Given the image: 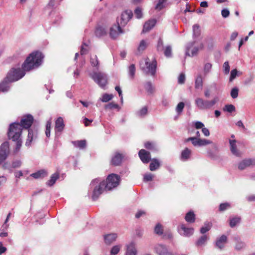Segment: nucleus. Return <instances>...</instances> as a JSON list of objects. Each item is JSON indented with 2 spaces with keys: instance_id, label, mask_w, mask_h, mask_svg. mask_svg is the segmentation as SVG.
Returning <instances> with one entry per match:
<instances>
[{
  "instance_id": "nucleus-1",
  "label": "nucleus",
  "mask_w": 255,
  "mask_h": 255,
  "mask_svg": "<svg viewBox=\"0 0 255 255\" xmlns=\"http://www.w3.org/2000/svg\"><path fill=\"white\" fill-rule=\"evenodd\" d=\"M43 58L44 55L41 52L36 51L32 52L22 64V69L19 68H12L5 77L6 80L10 83L20 79L25 75V71L38 68L42 64Z\"/></svg>"
},
{
  "instance_id": "nucleus-2",
  "label": "nucleus",
  "mask_w": 255,
  "mask_h": 255,
  "mask_svg": "<svg viewBox=\"0 0 255 255\" xmlns=\"http://www.w3.org/2000/svg\"><path fill=\"white\" fill-rule=\"evenodd\" d=\"M33 117L32 115L28 114L23 116L20 123H13L9 125L7 131V136L9 139L16 142V146L13 152H18L22 145L21 133L22 128H29L33 122Z\"/></svg>"
},
{
  "instance_id": "nucleus-3",
  "label": "nucleus",
  "mask_w": 255,
  "mask_h": 255,
  "mask_svg": "<svg viewBox=\"0 0 255 255\" xmlns=\"http://www.w3.org/2000/svg\"><path fill=\"white\" fill-rule=\"evenodd\" d=\"M193 34L195 40L192 41V56L203 49L204 45L201 37V29L199 25L195 24L192 27Z\"/></svg>"
},
{
  "instance_id": "nucleus-4",
  "label": "nucleus",
  "mask_w": 255,
  "mask_h": 255,
  "mask_svg": "<svg viewBox=\"0 0 255 255\" xmlns=\"http://www.w3.org/2000/svg\"><path fill=\"white\" fill-rule=\"evenodd\" d=\"M90 186L91 188H94L92 195V200L96 201L105 189V182L100 181L99 179L96 178L92 181Z\"/></svg>"
},
{
  "instance_id": "nucleus-5",
  "label": "nucleus",
  "mask_w": 255,
  "mask_h": 255,
  "mask_svg": "<svg viewBox=\"0 0 255 255\" xmlns=\"http://www.w3.org/2000/svg\"><path fill=\"white\" fill-rule=\"evenodd\" d=\"M89 76L101 88L104 89L108 84L107 76L104 72L93 71Z\"/></svg>"
},
{
  "instance_id": "nucleus-6",
  "label": "nucleus",
  "mask_w": 255,
  "mask_h": 255,
  "mask_svg": "<svg viewBox=\"0 0 255 255\" xmlns=\"http://www.w3.org/2000/svg\"><path fill=\"white\" fill-rule=\"evenodd\" d=\"M140 66L146 74H150L151 76H155L157 67V62L155 59L150 63L149 59L146 58L145 59L144 64L141 62Z\"/></svg>"
},
{
  "instance_id": "nucleus-7",
  "label": "nucleus",
  "mask_w": 255,
  "mask_h": 255,
  "mask_svg": "<svg viewBox=\"0 0 255 255\" xmlns=\"http://www.w3.org/2000/svg\"><path fill=\"white\" fill-rule=\"evenodd\" d=\"M121 177L116 174H111L107 178L105 182V190H111L117 187L120 183Z\"/></svg>"
},
{
  "instance_id": "nucleus-8",
  "label": "nucleus",
  "mask_w": 255,
  "mask_h": 255,
  "mask_svg": "<svg viewBox=\"0 0 255 255\" xmlns=\"http://www.w3.org/2000/svg\"><path fill=\"white\" fill-rule=\"evenodd\" d=\"M218 98H216L213 100H204L201 98H198L195 101L197 106L200 109H209L212 108L217 102Z\"/></svg>"
},
{
  "instance_id": "nucleus-9",
  "label": "nucleus",
  "mask_w": 255,
  "mask_h": 255,
  "mask_svg": "<svg viewBox=\"0 0 255 255\" xmlns=\"http://www.w3.org/2000/svg\"><path fill=\"white\" fill-rule=\"evenodd\" d=\"M9 153V143L5 141L0 146V164L6 159Z\"/></svg>"
},
{
  "instance_id": "nucleus-10",
  "label": "nucleus",
  "mask_w": 255,
  "mask_h": 255,
  "mask_svg": "<svg viewBox=\"0 0 255 255\" xmlns=\"http://www.w3.org/2000/svg\"><path fill=\"white\" fill-rule=\"evenodd\" d=\"M192 144L195 146H204L208 144H212V146L215 147V144L209 139L201 138L192 137Z\"/></svg>"
},
{
  "instance_id": "nucleus-11",
  "label": "nucleus",
  "mask_w": 255,
  "mask_h": 255,
  "mask_svg": "<svg viewBox=\"0 0 255 255\" xmlns=\"http://www.w3.org/2000/svg\"><path fill=\"white\" fill-rule=\"evenodd\" d=\"M124 31L120 26L119 20H118L117 24L113 25L110 30V36L112 39H116L118 37L119 34L123 33Z\"/></svg>"
},
{
  "instance_id": "nucleus-12",
  "label": "nucleus",
  "mask_w": 255,
  "mask_h": 255,
  "mask_svg": "<svg viewBox=\"0 0 255 255\" xmlns=\"http://www.w3.org/2000/svg\"><path fill=\"white\" fill-rule=\"evenodd\" d=\"M28 129V136L26 141L25 142V145L26 146H30L32 141L36 138L37 135L38 130L37 128H33Z\"/></svg>"
},
{
  "instance_id": "nucleus-13",
  "label": "nucleus",
  "mask_w": 255,
  "mask_h": 255,
  "mask_svg": "<svg viewBox=\"0 0 255 255\" xmlns=\"http://www.w3.org/2000/svg\"><path fill=\"white\" fill-rule=\"evenodd\" d=\"M65 127L63 119L62 117H58L55 122V132L56 136H59Z\"/></svg>"
},
{
  "instance_id": "nucleus-14",
  "label": "nucleus",
  "mask_w": 255,
  "mask_h": 255,
  "mask_svg": "<svg viewBox=\"0 0 255 255\" xmlns=\"http://www.w3.org/2000/svg\"><path fill=\"white\" fill-rule=\"evenodd\" d=\"M253 165H255V159L246 158L239 163L238 168L243 170Z\"/></svg>"
},
{
  "instance_id": "nucleus-15",
  "label": "nucleus",
  "mask_w": 255,
  "mask_h": 255,
  "mask_svg": "<svg viewBox=\"0 0 255 255\" xmlns=\"http://www.w3.org/2000/svg\"><path fill=\"white\" fill-rule=\"evenodd\" d=\"M154 250L158 255H173L168 251L167 247L162 244H157L154 247Z\"/></svg>"
},
{
  "instance_id": "nucleus-16",
  "label": "nucleus",
  "mask_w": 255,
  "mask_h": 255,
  "mask_svg": "<svg viewBox=\"0 0 255 255\" xmlns=\"http://www.w3.org/2000/svg\"><path fill=\"white\" fill-rule=\"evenodd\" d=\"M132 12L130 10H126L123 12L121 16L120 25L125 26L128 22L132 18Z\"/></svg>"
},
{
  "instance_id": "nucleus-17",
  "label": "nucleus",
  "mask_w": 255,
  "mask_h": 255,
  "mask_svg": "<svg viewBox=\"0 0 255 255\" xmlns=\"http://www.w3.org/2000/svg\"><path fill=\"white\" fill-rule=\"evenodd\" d=\"M138 155L140 160L144 163H147L151 160L150 152L145 149L140 150L138 152Z\"/></svg>"
},
{
  "instance_id": "nucleus-18",
  "label": "nucleus",
  "mask_w": 255,
  "mask_h": 255,
  "mask_svg": "<svg viewBox=\"0 0 255 255\" xmlns=\"http://www.w3.org/2000/svg\"><path fill=\"white\" fill-rule=\"evenodd\" d=\"M233 241L235 242V249L236 251H241L245 248L246 243L242 241L239 236H235L233 237Z\"/></svg>"
},
{
  "instance_id": "nucleus-19",
  "label": "nucleus",
  "mask_w": 255,
  "mask_h": 255,
  "mask_svg": "<svg viewBox=\"0 0 255 255\" xmlns=\"http://www.w3.org/2000/svg\"><path fill=\"white\" fill-rule=\"evenodd\" d=\"M118 235L116 233H110L104 235L105 243L107 245L112 244L117 239Z\"/></svg>"
},
{
  "instance_id": "nucleus-20",
  "label": "nucleus",
  "mask_w": 255,
  "mask_h": 255,
  "mask_svg": "<svg viewBox=\"0 0 255 255\" xmlns=\"http://www.w3.org/2000/svg\"><path fill=\"white\" fill-rule=\"evenodd\" d=\"M124 158V155L119 152H116L111 160V163L114 166H118L121 164Z\"/></svg>"
},
{
  "instance_id": "nucleus-21",
  "label": "nucleus",
  "mask_w": 255,
  "mask_h": 255,
  "mask_svg": "<svg viewBox=\"0 0 255 255\" xmlns=\"http://www.w3.org/2000/svg\"><path fill=\"white\" fill-rule=\"evenodd\" d=\"M156 23V20L154 19L146 21L143 25L142 32L145 33L150 30L155 26Z\"/></svg>"
},
{
  "instance_id": "nucleus-22",
  "label": "nucleus",
  "mask_w": 255,
  "mask_h": 255,
  "mask_svg": "<svg viewBox=\"0 0 255 255\" xmlns=\"http://www.w3.org/2000/svg\"><path fill=\"white\" fill-rule=\"evenodd\" d=\"M227 241V237L225 235H222L220 238H218L215 242L216 247L220 249H222L224 248L225 244Z\"/></svg>"
},
{
  "instance_id": "nucleus-23",
  "label": "nucleus",
  "mask_w": 255,
  "mask_h": 255,
  "mask_svg": "<svg viewBox=\"0 0 255 255\" xmlns=\"http://www.w3.org/2000/svg\"><path fill=\"white\" fill-rule=\"evenodd\" d=\"M203 77L201 74H199L195 79V88L197 90L201 91L203 88Z\"/></svg>"
},
{
  "instance_id": "nucleus-24",
  "label": "nucleus",
  "mask_w": 255,
  "mask_h": 255,
  "mask_svg": "<svg viewBox=\"0 0 255 255\" xmlns=\"http://www.w3.org/2000/svg\"><path fill=\"white\" fill-rule=\"evenodd\" d=\"M229 142L232 153L236 156H241L242 155V152L238 150L237 148L236 140L230 139Z\"/></svg>"
},
{
  "instance_id": "nucleus-25",
  "label": "nucleus",
  "mask_w": 255,
  "mask_h": 255,
  "mask_svg": "<svg viewBox=\"0 0 255 255\" xmlns=\"http://www.w3.org/2000/svg\"><path fill=\"white\" fill-rule=\"evenodd\" d=\"M125 255H137V250L133 243H130L127 245Z\"/></svg>"
},
{
  "instance_id": "nucleus-26",
  "label": "nucleus",
  "mask_w": 255,
  "mask_h": 255,
  "mask_svg": "<svg viewBox=\"0 0 255 255\" xmlns=\"http://www.w3.org/2000/svg\"><path fill=\"white\" fill-rule=\"evenodd\" d=\"M178 232L181 235L189 237L191 234V229L186 228L184 224H182L178 228Z\"/></svg>"
},
{
  "instance_id": "nucleus-27",
  "label": "nucleus",
  "mask_w": 255,
  "mask_h": 255,
  "mask_svg": "<svg viewBox=\"0 0 255 255\" xmlns=\"http://www.w3.org/2000/svg\"><path fill=\"white\" fill-rule=\"evenodd\" d=\"M10 88V83L6 80V78L0 83V92H6Z\"/></svg>"
},
{
  "instance_id": "nucleus-28",
  "label": "nucleus",
  "mask_w": 255,
  "mask_h": 255,
  "mask_svg": "<svg viewBox=\"0 0 255 255\" xmlns=\"http://www.w3.org/2000/svg\"><path fill=\"white\" fill-rule=\"evenodd\" d=\"M151 163L149 165V169L152 171H155L159 168L160 166V163L158 159L156 158H153L150 160Z\"/></svg>"
},
{
  "instance_id": "nucleus-29",
  "label": "nucleus",
  "mask_w": 255,
  "mask_h": 255,
  "mask_svg": "<svg viewBox=\"0 0 255 255\" xmlns=\"http://www.w3.org/2000/svg\"><path fill=\"white\" fill-rule=\"evenodd\" d=\"M91 65L98 70L100 68V63L98 57L96 55L91 56L90 60Z\"/></svg>"
},
{
  "instance_id": "nucleus-30",
  "label": "nucleus",
  "mask_w": 255,
  "mask_h": 255,
  "mask_svg": "<svg viewBox=\"0 0 255 255\" xmlns=\"http://www.w3.org/2000/svg\"><path fill=\"white\" fill-rule=\"evenodd\" d=\"M47 175V172L45 170H40L35 173H32L30 176L34 178L38 179L43 178Z\"/></svg>"
},
{
  "instance_id": "nucleus-31",
  "label": "nucleus",
  "mask_w": 255,
  "mask_h": 255,
  "mask_svg": "<svg viewBox=\"0 0 255 255\" xmlns=\"http://www.w3.org/2000/svg\"><path fill=\"white\" fill-rule=\"evenodd\" d=\"M212 64L210 62H205L203 65V75L204 77H206L208 74H209L212 70Z\"/></svg>"
},
{
  "instance_id": "nucleus-32",
  "label": "nucleus",
  "mask_w": 255,
  "mask_h": 255,
  "mask_svg": "<svg viewBox=\"0 0 255 255\" xmlns=\"http://www.w3.org/2000/svg\"><path fill=\"white\" fill-rule=\"evenodd\" d=\"M191 155V151L188 148H186L183 150L181 154L180 159L182 161H185L187 160Z\"/></svg>"
},
{
  "instance_id": "nucleus-33",
  "label": "nucleus",
  "mask_w": 255,
  "mask_h": 255,
  "mask_svg": "<svg viewBox=\"0 0 255 255\" xmlns=\"http://www.w3.org/2000/svg\"><path fill=\"white\" fill-rule=\"evenodd\" d=\"M107 31L105 28L101 26H98L95 30V35L97 37H101L106 35Z\"/></svg>"
},
{
  "instance_id": "nucleus-34",
  "label": "nucleus",
  "mask_w": 255,
  "mask_h": 255,
  "mask_svg": "<svg viewBox=\"0 0 255 255\" xmlns=\"http://www.w3.org/2000/svg\"><path fill=\"white\" fill-rule=\"evenodd\" d=\"M59 175L58 173L53 174L50 177V180L47 182V185L49 186H52L55 183L56 181L59 178Z\"/></svg>"
},
{
  "instance_id": "nucleus-35",
  "label": "nucleus",
  "mask_w": 255,
  "mask_h": 255,
  "mask_svg": "<svg viewBox=\"0 0 255 255\" xmlns=\"http://www.w3.org/2000/svg\"><path fill=\"white\" fill-rule=\"evenodd\" d=\"M73 145L79 148L80 149H83L86 146V140H81L72 141Z\"/></svg>"
},
{
  "instance_id": "nucleus-36",
  "label": "nucleus",
  "mask_w": 255,
  "mask_h": 255,
  "mask_svg": "<svg viewBox=\"0 0 255 255\" xmlns=\"http://www.w3.org/2000/svg\"><path fill=\"white\" fill-rule=\"evenodd\" d=\"M147 44L144 40H142L138 47H137V54H140L146 48Z\"/></svg>"
},
{
  "instance_id": "nucleus-37",
  "label": "nucleus",
  "mask_w": 255,
  "mask_h": 255,
  "mask_svg": "<svg viewBox=\"0 0 255 255\" xmlns=\"http://www.w3.org/2000/svg\"><path fill=\"white\" fill-rule=\"evenodd\" d=\"M212 226V224L211 222H206L204 223V226L201 228L200 232L201 233L204 234L209 231L211 227Z\"/></svg>"
},
{
  "instance_id": "nucleus-38",
  "label": "nucleus",
  "mask_w": 255,
  "mask_h": 255,
  "mask_svg": "<svg viewBox=\"0 0 255 255\" xmlns=\"http://www.w3.org/2000/svg\"><path fill=\"white\" fill-rule=\"evenodd\" d=\"M208 239L209 237L207 235L202 236L197 241L196 245L198 247L204 245Z\"/></svg>"
},
{
  "instance_id": "nucleus-39",
  "label": "nucleus",
  "mask_w": 255,
  "mask_h": 255,
  "mask_svg": "<svg viewBox=\"0 0 255 255\" xmlns=\"http://www.w3.org/2000/svg\"><path fill=\"white\" fill-rule=\"evenodd\" d=\"M241 218L240 217H235L230 219V226L231 228L235 227L237 224L241 222Z\"/></svg>"
},
{
  "instance_id": "nucleus-40",
  "label": "nucleus",
  "mask_w": 255,
  "mask_h": 255,
  "mask_svg": "<svg viewBox=\"0 0 255 255\" xmlns=\"http://www.w3.org/2000/svg\"><path fill=\"white\" fill-rule=\"evenodd\" d=\"M148 112V109L146 106L143 107L142 109H141L140 110L137 111L136 113V116L139 117H144L145 116H146Z\"/></svg>"
},
{
  "instance_id": "nucleus-41",
  "label": "nucleus",
  "mask_w": 255,
  "mask_h": 255,
  "mask_svg": "<svg viewBox=\"0 0 255 255\" xmlns=\"http://www.w3.org/2000/svg\"><path fill=\"white\" fill-rule=\"evenodd\" d=\"M145 89L147 93L152 94L154 92V87L152 86L151 82H147L145 85Z\"/></svg>"
},
{
  "instance_id": "nucleus-42",
  "label": "nucleus",
  "mask_w": 255,
  "mask_h": 255,
  "mask_svg": "<svg viewBox=\"0 0 255 255\" xmlns=\"http://www.w3.org/2000/svg\"><path fill=\"white\" fill-rule=\"evenodd\" d=\"M167 0H158V3L155 6V9L157 11L162 10L165 7V3Z\"/></svg>"
},
{
  "instance_id": "nucleus-43",
  "label": "nucleus",
  "mask_w": 255,
  "mask_h": 255,
  "mask_svg": "<svg viewBox=\"0 0 255 255\" xmlns=\"http://www.w3.org/2000/svg\"><path fill=\"white\" fill-rule=\"evenodd\" d=\"M154 232L156 234L161 236L163 234V229L162 226L158 223L154 228Z\"/></svg>"
},
{
  "instance_id": "nucleus-44",
  "label": "nucleus",
  "mask_w": 255,
  "mask_h": 255,
  "mask_svg": "<svg viewBox=\"0 0 255 255\" xmlns=\"http://www.w3.org/2000/svg\"><path fill=\"white\" fill-rule=\"evenodd\" d=\"M113 98V95L112 94H104L102 97L100 98V100L103 102H108L111 101Z\"/></svg>"
},
{
  "instance_id": "nucleus-45",
  "label": "nucleus",
  "mask_w": 255,
  "mask_h": 255,
  "mask_svg": "<svg viewBox=\"0 0 255 255\" xmlns=\"http://www.w3.org/2000/svg\"><path fill=\"white\" fill-rule=\"evenodd\" d=\"M121 248V245H116L113 246L110 251V255H117Z\"/></svg>"
},
{
  "instance_id": "nucleus-46",
  "label": "nucleus",
  "mask_w": 255,
  "mask_h": 255,
  "mask_svg": "<svg viewBox=\"0 0 255 255\" xmlns=\"http://www.w3.org/2000/svg\"><path fill=\"white\" fill-rule=\"evenodd\" d=\"M236 108L232 104H228L225 106L223 108V111L225 112H227L228 113H232L235 111Z\"/></svg>"
},
{
  "instance_id": "nucleus-47",
  "label": "nucleus",
  "mask_w": 255,
  "mask_h": 255,
  "mask_svg": "<svg viewBox=\"0 0 255 255\" xmlns=\"http://www.w3.org/2000/svg\"><path fill=\"white\" fill-rule=\"evenodd\" d=\"M135 66L134 64H131L128 67V74L131 78L133 79L135 75Z\"/></svg>"
},
{
  "instance_id": "nucleus-48",
  "label": "nucleus",
  "mask_w": 255,
  "mask_h": 255,
  "mask_svg": "<svg viewBox=\"0 0 255 255\" xmlns=\"http://www.w3.org/2000/svg\"><path fill=\"white\" fill-rule=\"evenodd\" d=\"M164 50V54L167 57H170L172 56V48L171 46L168 45L166 46Z\"/></svg>"
},
{
  "instance_id": "nucleus-49",
  "label": "nucleus",
  "mask_w": 255,
  "mask_h": 255,
  "mask_svg": "<svg viewBox=\"0 0 255 255\" xmlns=\"http://www.w3.org/2000/svg\"><path fill=\"white\" fill-rule=\"evenodd\" d=\"M239 89L237 87L233 88L231 91V96L233 99H236L239 95Z\"/></svg>"
},
{
  "instance_id": "nucleus-50",
  "label": "nucleus",
  "mask_w": 255,
  "mask_h": 255,
  "mask_svg": "<svg viewBox=\"0 0 255 255\" xmlns=\"http://www.w3.org/2000/svg\"><path fill=\"white\" fill-rule=\"evenodd\" d=\"M105 108L106 109H118L119 110L120 109L119 106L117 104L114 103L113 102L110 103L106 105Z\"/></svg>"
},
{
  "instance_id": "nucleus-51",
  "label": "nucleus",
  "mask_w": 255,
  "mask_h": 255,
  "mask_svg": "<svg viewBox=\"0 0 255 255\" xmlns=\"http://www.w3.org/2000/svg\"><path fill=\"white\" fill-rule=\"evenodd\" d=\"M185 106L183 102H180L177 106L176 108V112L178 115H180L182 112Z\"/></svg>"
},
{
  "instance_id": "nucleus-52",
  "label": "nucleus",
  "mask_w": 255,
  "mask_h": 255,
  "mask_svg": "<svg viewBox=\"0 0 255 255\" xmlns=\"http://www.w3.org/2000/svg\"><path fill=\"white\" fill-rule=\"evenodd\" d=\"M231 207L230 204L229 203H221L219 206L220 211H224Z\"/></svg>"
},
{
  "instance_id": "nucleus-53",
  "label": "nucleus",
  "mask_w": 255,
  "mask_h": 255,
  "mask_svg": "<svg viewBox=\"0 0 255 255\" xmlns=\"http://www.w3.org/2000/svg\"><path fill=\"white\" fill-rule=\"evenodd\" d=\"M144 147L147 149L150 150H155V145L152 142L148 141L144 143Z\"/></svg>"
},
{
  "instance_id": "nucleus-54",
  "label": "nucleus",
  "mask_w": 255,
  "mask_h": 255,
  "mask_svg": "<svg viewBox=\"0 0 255 255\" xmlns=\"http://www.w3.org/2000/svg\"><path fill=\"white\" fill-rule=\"evenodd\" d=\"M230 70V67L228 61H226L223 64V71L225 74H229Z\"/></svg>"
},
{
  "instance_id": "nucleus-55",
  "label": "nucleus",
  "mask_w": 255,
  "mask_h": 255,
  "mask_svg": "<svg viewBox=\"0 0 255 255\" xmlns=\"http://www.w3.org/2000/svg\"><path fill=\"white\" fill-rule=\"evenodd\" d=\"M163 49V42L162 39L160 38L157 42V50L158 51H162Z\"/></svg>"
},
{
  "instance_id": "nucleus-56",
  "label": "nucleus",
  "mask_w": 255,
  "mask_h": 255,
  "mask_svg": "<svg viewBox=\"0 0 255 255\" xmlns=\"http://www.w3.org/2000/svg\"><path fill=\"white\" fill-rule=\"evenodd\" d=\"M134 14L137 18H140L142 17V13L141 11V9L140 7H137L134 10Z\"/></svg>"
},
{
  "instance_id": "nucleus-57",
  "label": "nucleus",
  "mask_w": 255,
  "mask_h": 255,
  "mask_svg": "<svg viewBox=\"0 0 255 255\" xmlns=\"http://www.w3.org/2000/svg\"><path fill=\"white\" fill-rule=\"evenodd\" d=\"M238 71L236 69H233L231 72L230 81H232L237 77Z\"/></svg>"
},
{
  "instance_id": "nucleus-58",
  "label": "nucleus",
  "mask_w": 255,
  "mask_h": 255,
  "mask_svg": "<svg viewBox=\"0 0 255 255\" xmlns=\"http://www.w3.org/2000/svg\"><path fill=\"white\" fill-rule=\"evenodd\" d=\"M153 176L151 173L146 174L144 176L143 180L145 182L150 181L152 180Z\"/></svg>"
},
{
  "instance_id": "nucleus-59",
  "label": "nucleus",
  "mask_w": 255,
  "mask_h": 255,
  "mask_svg": "<svg viewBox=\"0 0 255 255\" xmlns=\"http://www.w3.org/2000/svg\"><path fill=\"white\" fill-rule=\"evenodd\" d=\"M194 127L196 129H200L204 127V125L201 122L196 121L194 122Z\"/></svg>"
},
{
  "instance_id": "nucleus-60",
  "label": "nucleus",
  "mask_w": 255,
  "mask_h": 255,
  "mask_svg": "<svg viewBox=\"0 0 255 255\" xmlns=\"http://www.w3.org/2000/svg\"><path fill=\"white\" fill-rule=\"evenodd\" d=\"M191 48V43H188L186 46L185 56H190V50Z\"/></svg>"
},
{
  "instance_id": "nucleus-61",
  "label": "nucleus",
  "mask_w": 255,
  "mask_h": 255,
  "mask_svg": "<svg viewBox=\"0 0 255 255\" xmlns=\"http://www.w3.org/2000/svg\"><path fill=\"white\" fill-rule=\"evenodd\" d=\"M221 14L224 18H226L229 16L230 14V11L228 9L225 8L222 10Z\"/></svg>"
},
{
  "instance_id": "nucleus-62",
  "label": "nucleus",
  "mask_w": 255,
  "mask_h": 255,
  "mask_svg": "<svg viewBox=\"0 0 255 255\" xmlns=\"http://www.w3.org/2000/svg\"><path fill=\"white\" fill-rule=\"evenodd\" d=\"M185 76L184 74H181L178 77V83L181 84H183L185 82Z\"/></svg>"
},
{
  "instance_id": "nucleus-63",
  "label": "nucleus",
  "mask_w": 255,
  "mask_h": 255,
  "mask_svg": "<svg viewBox=\"0 0 255 255\" xmlns=\"http://www.w3.org/2000/svg\"><path fill=\"white\" fill-rule=\"evenodd\" d=\"M21 162L20 160H15L12 162V167L13 168H17L20 166Z\"/></svg>"
},
{
  "instance_id": "nucleus-64",
  "label": "nucleus",
  "mask_w": 255,
  "mask_h": 255,
  "mask_svg": "<svg viewBox=\"0 0 255 255\" xmlns=\"http://www.w3.org/2000/svg\"><path fill=\"white\" fill-rule=\"evenodd\" d=\"M185 219L186 221L189 223L191 222V210H190L187 213Z\"/></svg>"
}]
</instances>
